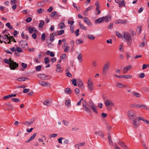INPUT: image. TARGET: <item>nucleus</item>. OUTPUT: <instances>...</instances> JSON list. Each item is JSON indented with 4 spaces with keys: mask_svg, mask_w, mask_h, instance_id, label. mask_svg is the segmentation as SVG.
<instances>
[{
    "mask_svg": "<svg viewBox=\"0 0 149 149\" xmlns=\"http://www.w3.org/2000/svg\"><path fill=\"white\" fill-rule=\"evenodd\" d=\"M39 84L44 87L49 86L51 85L48 82H45L43 81H40Z\"/></svg>",
    "mask_w": 149,
    "mask_h": 149,
    "instance_id": "obj_10",
    "label": "nucleus"
},
{
    "mask_svg": "<svg viewBox=\"0 0 149 149\" xmlns=\"http://www.w3.org/2000/svg\"><path fill=\"white\" fill-rule=\"evenodd\" d=\"M142 145L145 148V149H148V147H147L146 144L145 143L143 142L142 143Z\"/></svg>",
    "mask_w": 149,
    "mask_h": 149,
    "instance_id": "obj_62",
    "label": "nucleus"
},
{
    "mask_svg": "<svg viewBox=\"0 0 149 149\" xmlns=\"http://www.w3.org/2000/svg\"><path fill=\"white\" fill-rule=\"evenodd\" d=\"M84 21L86 22L87 25L89 26H91L92 25V23L89 21L88 19L86 17H84Z\"/></svg>",
    "mask_w": 149,
    "mask_h": 149,
    "instance_id": "obj_13",
    "label": "nucleus"
},
{
    "mask_svg": "<svg viewBox=\"0 0 149 149\" xmlns=\"http://www.w3.org/2000/svg\"><path fill=\"white\" fill-rule=\"evenodd\" d=\"M139 77L141 78H143L145 77V74L144 73H142L139 74Z\"/></svg>",
    "mask_w": 149,
    "mask_h": 149,
    "instance_id": "obj_63",
    "label": "nucleus"
},
{
    "mask_svg": "<svg viewBox=\"0 0 149 149\" xmlns=\"http://www.w3.org/2000/svg\"><path fill=\"white\" fill-rule=\"evenodd\" d=\"M45 60V64H47L48 63L49 61V59L47 58L46 57L44 59Z\"/></svg>",
    "mask_w": 149,
    "mask_h": 149,
    "instance_id": "obj_48",
    "label": "nucleus"
},
{
    "mask_svg": "<svg viewBox=\"0 0 149 149\" xmlns=\"http://www.w3.org/2000/svg\"><path fill=\"white\" fill-rule=\"evenodd\" d=\"M44 11V10L42 8L38 9L37 10V12L39 13H42Z\"/></svg>",
    "mask_w": 149,
    "mask_h": 149,
    "instance_id": "obj_41",
    "label": "nucleus"
},
{
    "mask_svg": "<svg viewBox=\"0 0 149 149\" xmlns=\"http://www.w3.org/2000/svg\"><path fill=\"white\" fill-rule=\"evenodd\" d=\"M56 14V12L55 11H54L52 12L50 16L51 17H54L55 16Z\"/></svg>",
    "mask_w": 149,
    "mask_h": 149,
    "instance_id": "obj_53",
    "label": "nucleus"
},
{
    "mask_svg": "<svg viewBox=\"0 0 149 149\" xmlns=\"http://www.w3.org/2000/svg\"><path fill=\"white\" fill-rule=\"evenodd\" d=\"M104 17H102L101 18H99L95 21L94 22L97 24L98 23H101L102 22H103Z\"/></svg>",
    "mask_w": 149,
    "mask_h": 149,
    "instance_id": "obj_14",
    "label": "nucleus"
},
{
    "mask_svg": "<svg viewBox=\"0 0 149 149\" xmlns=\"http://www.w3.org/2000/svg\"><path fill=\"white\" fill-rule=\"evenodd\" d=\"M113 23H110L109 25L108 26V28L109 29H111L113 27Z\"/></svg>",
    "mask_w": 149,
    "mask_h": 149,
    "instance_id": "obj_54",
    "label": "nucleus"
},
{
    "mask_svg": "<svg viewBox=\"0 0 149 149\" xmlns=\"http://www.w3.org/2000/svg\"><path fill=\"white\" fill-rule=\"evenodd\" d=\"M104 103L106 106H113L114 104L112 102L109 100H107L104 101Z\"/></svg>",
    "mask_w": 149,
    "mask_h": 149,
    "instance_id": "obj_9",
    "label": "nucleus"
},
{
    "mask_svg": "<svg viewBox=\"0 0 149 149\" xmlns=\"http://www.w3.org/2000/svg\"><path fill=\"white\" fill-rule=\"evenodd\" d=\"M29 79L27 77H22L17 78V79H16V80L17 81H26V80Z\"/></svg>",
    "mask_w": 149,
    "mask_h": 149,
    "instance_id": "obj_12",
    "label": "nucleus"
},
{
    "mask_svg": "<svg viewBox=\"0 0 149 149\" xmlns=\"http://www.w3.org/2000/svg\"><path fill=\"white\" fill-rule=\"evenodd\" d=\"M19 43L20 46L22 47H25V45L26 44V42L24 41H21L19 42Z\"/></svg>",
    "mask_w": 149,
    "mask_h": 149,
    "instance_id": "obj_23",
    "label": "nucleus"
},
{
    "mask_svg": "<svg viewBox=\"0 0 149 149\" xmlns=\"http://www.w3.org/2000/svg\"><path fill=\"white\" fill-rule=\"evenodd\" d=\"M110 65V63L108 62L105 63L103 67L102 74L104 76L105 75L108 71V70L109 68Z\"/></svg>",
    "mask_w": 149,
    "mask_h": 149,
    "instance_id": "obj_4",
    "label": "nucleus"
},
{
    "mask_svg": "<svg viewBox=\"0 0 149 149\" xmlns=\"http://www.w3.org/2000/svg\"><path fill=\"white\" fill-rule=\"evenodd\" d=\"M6 26L8 27V28L11 29H13V27L12 26H10V23L8 22L6 24Z\"/></svg>",
    "mask_w": 149,
    "mask_h": 149,
    "instance_id": "obj_45",
    "label": "nucleus"
},
{
    "mask_svg": "<svg viewBox=\"0 0 149 149\" xmlns=\"http://www.w3.org/2000/svg\"><path fill=\"white\" fill-rule=\"evenodd\" d=\"M123 43L121 44L120 45L119 49H120V51L123 52Z\"/></svg>",
    "mask_w": 149,
    "mask_h": 149,
    "instance_id": "obj_52",
    "label": "nucleus"
},
{
    "mask_svg": "<svg viewBox=\"0 0 149 149\" xmlns=\"http://www.w3.org/2000/svg\"><path fill=\"white\" fill-rule=\"evenodd\" d=\"M88 38L91 40H94L95 38V37L93 35L91 34H88L87 35Z\"/></svg>",
    "mask_w": 149,
    "mask_h": 149,
    "instance_id": "obj_29",
    "label": "nucleus"
},
{
    "mask_svg": "<svg viewBox=\"0 0 149 149\" xmlns=\"http://www.w3.org/2000/svg\"><path fill=\"white\" fill-rule=\"evenodd\" d=\"M30 91V89L28 88L24 89L23 91V92L24 93H26L29 92Z\"/></svg>",
    "mask_w": 149,
    "mask_h": 149,
    "instance_id": "obj_51",
    "label": "nucleus"
},
{
    "mask_svg": "<svg viewBox=\"0 0 149 149\" xmlns=\"http://www.w3.org/2000/svg\"><path fill=\"white\" fill-rule=\"evenodd\" d=\"M70 101L69 100H66L65 104L67 106H68L70 104Z\"/></svg>",
    "mask_w": 149,
    "mask_h": 149,
    "instance_id": "obj_37",
    "label": "nucleus"
},
{
    "mask_svg": "<svg viewBox=\"0 0 149 149\" xmlns=\"http://www.w3.org/2000/svg\"><path fill=\"white\" fill-rule=\"evenodd\" d=\"M36 133H35L33 134L30 137V138L26 141V142H29L33 140L34 139L35 137H36Z\"/></svg>",
    "mask_w": 149,
    "mask_h": 149,
    "instance_id": "obj_22",
    "label": "nucleus"
},
{
    "mask_svg": "<svg viewBox=\"0 0 149 149\" xmlns=\"http://www.w3.org/2000/svg\"><path fill=\"white\" fill-rule=\"evenodd\" d=\"M43 2H40L37 4V5L38 6L40 7H42L43 6V5L42 4Z\"/></svg>",
    "mask_w": 149,
    "mask_h": 149,
    "instance_id": "obj_50",
    "label": "nucleus"
},
{
    "mask_svg": "<svg viewBox=\"0 0 149 149\" xmlns=\"http://www.w3.org/2000/svg\"><path fill=\"white\" fill-rule=\"evenodd\" d=\"M64 26V24L63 23H61L59 24V26L61 28H63Z\"/></svg>",
    "mask_w": 149,
    "mask_h": 149,
    "instance_id": "obj_49",
    "label": "nucleus"
},
{
    "mask_svg": "<svg viewBox=\"0 0 149 149\" xmlns=\"http://www.w3.org/2000/svg\"><path fill=\"white\" fill-rule=\"evenodd\" d=\"M16 49L17 51L18 52H21L22 51V49L19 47H17Z\"/></svg>",
    "mask_w": 149,
    "mask_h": 149,
    "instance_id": "obj_58",
    "label": "nucleus"
},
{
    "mask_svg": "<svg viewBox=\"0 0 149 149\" xmlns=\"http://www.w3.org/2000/svg\"><path fill=\"white\" fill-rule=\"evenodd\" d=\"M145 43H147V42L146 40L144 41L143 42H141L139 45V46L140 47H143Z\"/></svg>",
    "mask_w": 149,
    "mask_h": 149,
    "instance_id": "obj_40",
    "label": "nucleus"
},
{
    "mask_svg": "<svg viewBox=\"0 0 149 149\" xmlns=\"http://www.w3.org/2000/svg\"><path fill=\"white\" fill-rule=\"evenodd\" d=\"M45 36H46L45 34L44 33H43L42 34L41 37L42 40V41H44L45 40Z\"/></svg>",
    "mask_w": 149,
    "mask_h": 149,
    "instance_id": "obj_39",
    "label": "nucleus"
},
{
    "mask_svg": "<svg viewBox=\"0 0 149 149\" xmlns=\"http://www.w3.org/2000/svg\"><path fill=\"white\" fill-rule=\"evenodd\" d=\"M127 23L126 20H118L115 22V23L116 24H126Z\"/></svg>",
    "mask_w": 149,
    "mask_h": 149,
    "instance_id": "obj_16",
    "label": "nucleus"
},
{
    "mask_svg": "<svg viewBox=\"0 0 149 149\" xmlns=\"http://www.w3.org/2000/svg\"><path fill=\"white\" fill-rule=\"evenodd\" d=\"M136 107H137L139 108L140 107H142L143 108H145V109L147 110L148 107H147V106L143 104H141L140 105H137L136 106Z\"/></svg>",
    "mask_w": 149,
    "mask_h": 149,
    "instance_id": "obj_27",
    "label": "nucleus"
},
{
    "mask_svg": "<svg viewBox=\"0 0 149 149\" xmlns=\"http://www.w3.org/2000/svg\"><path fill=\"white\" fill-rule=\"evenodd\" d=\"M65 92L68 94H70L72 93V91L69 88H66L65 89Z\"/></svg>",
    "mask_w": 149,
    "mask_h": 149,
    "instance_id": "obj_20",
    "label": "nucleus"
},
{
    "mask_svg": "<svg viewBox=\"0 0 149 149\" xmlns=\"http://www.w3.org/2000/svg\"><path fill=\"white\" fill-rule=\"evenodd\" d=\"M88 87L89 91H91L94 88V85L93 84L92 79L91 78H89L87 81Z\"/></svg>",
    "mask_w": 149,
    "mask_h": 149,
    "instance_id": "obj_5",
    "label": "nucleus"
},
{
    "mask_svg": "<svg viewBox=\"0 0 149 149\" xmlns=\"http://www.w3.org/2000/svg\"><path fill=\"white\" fill-rule=\"evenodd\" d=\"M64 32V30H61L58 33V35H60L62 34H63Z\"/></svg>",
    "mask_w": 149,
    "mask_h": 149,
    "instance_id": "obj_57",
    "label": "nucleus"
},
{
    "mask_svg": "<svg viewBox=\"0 0 149 149\" xmlns=\"http://www.w3.org/2000/svg\"><path fill=\"white\" fill-rule=\"evenodd\" d=\"M116 86L118 88H122L123 87H126V86L123 85L122 84L120 83H118L116 85Z\"/></svg>",
    "mask_w": 149,
    "mask_h": 149,
    "instance_id": "obj_26",
    "label": "nucleus"
},
{
    "mask_svg": "<svg viewBox=\"0 0 149 149\" xmlns=\"http://www.w3.org/2000/svg\"><path fill=\"white\" fill-rule=\"evenodd\" d=\"M71 81L72 82V84L74 86H77L76 80V79H73L72 80H71Z\"/></svg>",
    "mask_w": 149,
    "mask_h": 149,
    "instance_id": "obj_33",
    "label": "nucleus"
},
{
    "mask_svg": "<svg viewBox=\"0 0 149 149\" xmlns=\"http://www.w3.org/2000/svg\"><path fill=\"white\" fill-rule=\"evenodd\" d=\"M22 65L24 68H25L27 67V64L25 63H22Z\"/></svg>",
    "mask_w": 149,
    "mask_h": 149,
    "instance_id": "obj_56",
    "label": "nucleus"
},
{
    "mask_svg": "<svg viewBox=\"0 0 149 149\" xmlns=\"http://www.w3.org/2000/svg\"><path fill=\"white\" fill-rule=\"evenodd\" d=\"M8 61L10 63V68L11 70H15L18 66L19 64L16 62H15L13 60H12L11 58L9 59Z\"/></svg>",
    "mask_w": 149,
    "mask_h": 149,
    "instance_id": "obj_2",
    "label": "nucleus"
},
{
    "mask_svg": "<svg viewBox=\"0 0 149 149\" xmlns=\"http://www.w3.org/2000/svg\"><path fill=\"white\" fill-rule=\"evenodd\" d=\"M54 37L53 33L50 34L49 41L51 42H49L48 40H47V43L48 44V45H50L51 43L54 40Z\"/></svg>",
    "mask_w": 149,
    "mask_h": 149,
    "instance_id": "obj_11",
    "label": "nucleus"
},
{
    "mask_svg": "<svg viewBox=\"0 0 149 149\" xmlns=\"http://www.w3.org/2000/svg\"><path fill=\"white\" fill-rule=\"evenodd\" d=\"M132 68V66L131 65H129L124 67L123 68V73L125 74L129 70H130Z\"/></svg>",
    "mask_w": 149,
    "mask_h": 149,
    "instance_id": "obj_7",
    "label": "nucleus"
},
{
    "mask_svg": "<svg viewBox=\"0 0 149 149\" xmlns=\"http://www.w3.org/2000/svg\"><path fill=\"white\" fill-rule=\"evenodd\" d=\"M133 94L134 95L137 97H140V94L138 93L134 92L133 93Z\"/></svg>",
    "mask_w": 149,
    "mask_h": 149,
    "instance_id": "obj_43",
    "label": "nucleus"
},
{
    "mask_svg": "<svg viewBox=\"0 0 149 149\" xmlns=\"http://www.w3.org/2000/svg\"><path fill=\"white\" fill-rule=\"evenodd\" d=\"M127 115L130 120H132L136 116L135 111L132 110H129L127 113Z\"/></svg>",
    "mask_w": 149,
    "mask_h": 149,
    "instance_id": "obj_3",
    "label": "nucleus"
},
{
    "mask_svg": "<svg viewBox=\"0 0 149 149\" xmlns=\"http://www.w3.org/2000/svg\"><path fill=\"white\" fill-rule=\"evenodd\" d=\"M32 123L33 122L32 121L28 122L26 121L23 123V124L26 126H29V125L32 124Z\"/></svg>",
    "mask_w": 149,
    "mask_h": 149,
    "instance_id": "obj_25",
    "label": "nucleus"
},
{
    "mask_svg": "<svg viewBox=\"0 0 149 149\" xmlns=\"http://www.w3.org/2000/svg\"><path fill=\"white\" fill-rule=\"evenodd\" d=\"M11 98L10 95H8L5 96L3 97V99L4 100H6V99H9Z\"/></svg>",
    "mask_w": 149,
    "mask_h": 149,
    "instance_id": "obj_47",
    "label": "nucleus"
},
{
    "mask_svg": "<svg viewBox=\"0 0 149 149\" xmlns=\"http://www.w3.org/2000/svg\"><path fill=\"white\" fill-rule=\"evenodd\" d=\"M104 17V18L103 19V21L104 20H105L106 22H108L111 19V17L109 16H106L105 17Z\"/></svg>",
    "mask_w": 149,
    "mask_h": 149,
    "instance_id": "obj_15",
    "label": "nucleus"
},
{
    "mask_svg": "<svg viewBox=\"0 0 149 149\" xmlns=\"http://www.w3.org/2000/svg\"><path fill=\"white\" fill-rule=\"evenodd\" d=\"M140 122L138 121V119H134L133 120L132 124L133 127L134 128H137L140 125Z\"/></svg>",
    "mask_w": 149,
    "mask_h": 149,
    "instance_id": "obj_6",
    "label": "nucleus"
},
{
    "mask_svg": "<svg viewBox=\"0 0 149 149\" xmlns=\"http://www.w3.org/2000/svg\"><path fill=\"white\" fill-rule=\"evenodd\" d=\"M82 104H83V107L85 106H87L88 104L87 102L85 100H84L82 102Z\"/></svg>",
    "mask_w": 149,
    "mask_h": 149,
    "instance_id": "obj_46",
    "label": "nucleus"
},
{
    "mask_svg": "<svg viewBox=\"0 0 149 149\" xmlns=\"http://www.w3.org/2000/svg\"><path fill=\"white\" fill-rule=\"evenodd\" d=\"M91 108L95 113H98V112L96 109V107L94 105H92L91 106Z\"/></svg>",
    "mask_w": 149,
    "mask_h": 149,
    "instance_id": "obj_28",
    "label": "nucleus"
},
{
    "mask_svg": "<svg viewBox=\"0 0 149 149\" xmlns=\"http://www.w3.org/2000/svg\"><path fill=\"white\" fill-rule=\"evenodd\" d=\"M73 6L77 10H79L80 9V8L79 7L78 8L76 6V5L74 3H73Z\"/></svg>",
    "mask_w": 149,
    "mask_h": 149,
    "instance_id": "obj_59",
    "label": "nucleus"
},
{
    "mask_svg": "<svg viewBox=\"0 0 149 149\" xmlns=\"http://www.w3.org/2000/svg\"><path fill=\"white\" fill-rule=\"evenodd\" d=\"M132 77V76L130 75L123 76V78H124L125 79H130Z\"/></svg>",
    "mask_w": 149,
    "mask_h": 149,
    "instance_id": "obj_38",
    "label": "nucleus"
},
{
    "mask_svg": "<svg viewBox=\"0 0 149 149\" xmlns=\"http://www.w3.org/2000/svg\"><path fill=\"white\" fill-rule=\"evenodd\" d=\"M78 85L79 88L83 89L84 88V86L82 81L80 79L77 80Z\"/></svg>",
    "mask_w": 149,
    "mask_h": 149,
    "instance_id": "obj_8",
    "label": "nucleus"
},
{
    "mask_svg": "<svg viewBox=\"0 0 149 149\" xmlns=\"http://www.w3.org/2000/svg\"><path fill=\"white\" fill-rule=\"evenodd\" d=\"M28 30L30 33H32L33 31L36 32L37 31L36 29L34 27L32 28L31 27H30L28 28Z\"/></svg>",
    "mask_w": 149,
    "mask_h": 149,
    "instance_id": "obj_19",
    "label": "nucleus"
},
{
    "mask_svg": "<svg viewBox=\"0 0 149 149\" xmlns=\"http://www.w3.org/2000/svg\"><path fill=\"white\" fill-rule=\"evenodd\" d=\"M53 8L52 6H50L49 8L47 10V11L49 12H51L53 10Z\"/></svg>",
    "mask_w": 149,
    "mask_h": 149,
    "instance_id": "obj_60",
    "label": "nucleus"
},
{
    "mask_svg": "<svg viewBox=\"0 0 149 149\" xmlns=\"http://www.w3.org/2000/svg\"><path fill=\"white\" fill-rule=\"evenodd\" d=\"M11 100L12 101L15 102H18L20 101L19 100V99L17 98H12L11 99Z\"/></svg>",
    "mask_w": 149,
    "mask_h": 149,
    "instance_id": "obj_36",
    "label": "nucleus"
},
{
    "mask_svg": "<svg viewBox=\"0 0 149 149\" xmlns=\"http://www.w3.org/2000/svg\"><path fill=\"white\" fill-rule=\"evenodd\" d=\"M116 34L118 37L119 38H122L123 39V36H122L119 32L118 31L116 32Z\"/></svg>",
    "mask_w": 149,
    "mask_h": 149,
    "instance_id": "obj_32",
    "label": "nucleus"
},
{
    "mask_svg": "<svg viewBox=\"0 0 149 149\" xmlns=\"http://www.w3.org/2000/svg\"><path fill=\"white\" fill-rule=\"evenodd\" d=\"M79 25L80 28L84 30H86L87 29V28L85 26H84L82 24L80 23H79Z\"/></svg>",
    "mask_w": 149,
    "mask_h": 149,
    "instance_id": "obj_31",
    "label": "nucleus"
},
{
    "mask_svg": "<svg viewBox=\"0 0 149 149\" xmlns=\"http://www.w3.org/2000/svg\"><path fill=\"white\" fill-rule=\"evenodd\" d=\"M123 6L124 7L126 6L125 2L124 0L121 1L119 3V6L120 7H122Z\"/></svg>",
    "mask_w": 149,
    "mask_h": 149,
    "instance_id": "obj_18",
    "label": "nucleus"
},
{
    "mask_svg": "<svg viewBox=\"0 0 149 149\" xmlns=\"http://www.w3.org/2000/svg\"><path fill=\"white\" fill-rule=\"evenodd\" d=\"M69 49V46H67L64 49V51L65 52H68V51Z\"/></svg>",
    "mask_w": 149,
    "mask_h": 149,
    "instance_id": "obj_64",
    "label": "nucleus"
},
{
    "mask_svg": "<svg viewBox=\"0 0 149 149\" xmlns=\"http://www.w3.org/2000/svg\"><path fill=\"white\" fill-rule=\"evenodd\" d=\"M118 144L121 146L123 148H125V149H128L127 146L122 141H120L118 143Z\"/></svg>",
    "mask_w": 149,
    "mask_h": 149,
    "instance_id": "obj_17",
    "label": "nucleus"
},
{
    "mask_svg": "<svg viewBox=\"0 0 149 149\" xmlns=\"http://www.w3.org/2000/svg\"><path fill=\"white\" fill-rule=\"evenodd\" d=\"M38 77L42 79H45L47 76L44 74H40L38 75Z\"/></svg>",
    "mask_w": 149,
    "mask_h": 149,
    "instance_id": "obj_21",
    "label": "nucleus"
},
{
    "mask_svg": "<svg viewBox=\"0 0 149 149\" xmlns=\"http://www.w3.org/2000/svg\"><path fill=\"white\" fill-rule=\"evenodd\" d=\"M32 20V18L31 17H29L27 18L26 20V21L28 22H30Z\"/></svg>",
    "mask_w": 149,
    "mask_h": 149,
    "instance_id": "obj_61",
    "label": "nucleus"
},
{
    "mask_svg": "<svg viewBox=\"0 0 149 149\" xmlns=\"http://www.w3.org/2000/svg\"><path fill=\"white\" fill-rule=\"evenodd\" d=\"M83 108L84 110L89 113H91V112L90 109L87 107L86 106L83 107Z\"/></svg>",
    "mask_w": 149,
    "mask_h": 149,
    "instance_id": "obj_24",
    "label": "nucleus"
},
{
    "mask_svg": "<svg viewBox=\"0 0 149 149\" xmlns=\"http://www.w3.org/2000/svg\"><path fill=\"white\" fill-rule=\"evenodd\" d=\"M83 42V41L82 40H77L76 41V43L77 44L79 45L80 43H82Z\"/></svg>",
    "mask_w": 149,
    "mask_h": 149,
    "instance_id": "obj_34",
    "label": "nucleus"
},
{
    "mask_svg": "<svg viewBox=\"0 0 149 149\" xmlns=\"http://www.w3.org/2000/svg\"><path fill=\"white\" fill-rule=\"evenodd\" d=\"M136 119H138V121H139V120H143L144 122V120H145L144 119L143 117H139L137 118H136Z\"/></svg>",
    "mask_w": 149,
    "mask_h": 149,
    "instance_id": "obj_55",
    "label": "nucleus"
},
{
    "mask_svg": "<svg viewBox=\"0 0 149 149\" xmlns=\"http://www.w3.org/2000/svg\"><path fill=\"white\" fill-rule=\"evenodd\" d=\"M124 34L123 36V39L124 38L126 40L127 45L130 46L132 44V38L130 34L127 32L125 33L124 32Z\"/></svg>",
    "mask_w": 149,
    "mask_h": 149,
    "instance_id": "obj_1",
    "label": "nucleus"
},
{
    "mask_svg": "<svg viewBox=\"0 0 149 149\" xmlns=\"http://www.w3.org/2000/svg\"><path fill=\"white\" fill-rule=\"evenodd\" d=\"M82 55L81 54H80L77 57V58L80 62H81L82 61Z\"/></svg>",
    "mask_w": 149,
    "mask_h": 149,
    "instance_id": "obj_30",
    "label": "nucleus"
},
{
    "mask_svg": "<svg viewBox=\"0 0 149 149\" xmlns=\"http://www.w3.org/2000/svg\"><path fill=\"white\" fill-rule=\"evenodd\" d=\"M36 70L37 71H40L41 69V66L40 65L37 66L36 67Z\"/></svg>",
    "mask_w": 149,
    "mask_h": 149,
    "instance_id": "obj_42",
    "label": "nucleus"
},
{
    "mask_svg": "<svg viewBox=\"0 0 149 149\" xmlns=\"http://www.w3.org/2000/svg\"><path fill=\"white\" fill-rule=\"evenodd\" d=\"M50 102L49 100H46L45 101L43 104L45 105L49 106V103Z\"/></svg>",
    "mask_w": 149,
    "mask_h": 149,
    "instance_id": "obj_44",
    "label": "nucleus"
},
{
    "mask_svg": "<svg viewBox=\"0 0 149 149\" xmlns=\"http://www.w3.org/2000/svg\"><path fill=\"white\" fill-rule=\"evenodd\" d=\"M44 22L43 21H40V23L39 24V27H42L44 25Z\"/></svg>",
    "mask_w": 149,
    "mask_h": 149,
    "instance_id": "obj_35",
    "label": "nucleus"
}]
</instances>
